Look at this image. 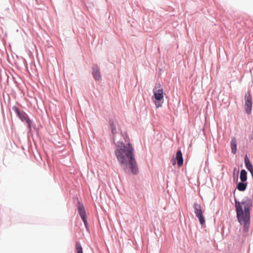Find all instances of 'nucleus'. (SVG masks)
Masks as SVG:
<instances>
[{
  "mask_svg": "<svg viewBox=\"0 0 253 253\" xmlns=\"http://www.w3.org/2000/svg\"><path fill=\"white\" fill-rule=\"evenodd\" d=\"M115 154L122 168L126 170L129 166L134 174H137L138 169L131 144L125 145L123 142H118Z\"/></svg>",
  "mask_w": 253,
  "mask_h": 253,
  "instance_id": "obj_1",
  "label": "nucleus"
},
{
  "mask_svg": "<svg viewBox=\"0 0 253 253\" xmlns=\"http://www.w3.org/2000/svg\"><path fill=\"white\" fill-rule=\"evenodd\" d=\"M237 216L239 222L243 225L244 232L248 231L250 221V209L252 202L250 199H245L240 202L235 200Z\"/></svg>",
  "mask_w": 253,
  "mask_h": 253,
  "instance_id": "obj_2",
  "label": "nucleus"
},
{
  "mask_svg": "<svg viewBox=\"0 0 253 253\" xmlns=\"http://www.w3.org/2000/svg\"><path fill=\"white\" fill-rule=\"evenodd\" d=\"M154 97L155 98L154 103L156 108L162 107L164 100V91L160 84L153 89Z\"/></svg>",
  "mask_w": 253,
  "mask_h": 253,
  "instance_id": "obj_3",
  "label": "nucleus"
},
{
  "mask_svg": "<svg viewBox=\"0 0 253 253\" xmlns=\"http://www.w3.org/2000/svg\"><path fill=\"white\" fill-rule=\"evenodd\" d=\"M193 208L194 213L196 217L199 219L200 224L203 225L205 223V219L201 205L195 203L193 205Z\"/></svg>",
  "mask_w": 253,
  "mask_h": 253,
  "instance_id": "obj_4",
  "label": "nucleus"
},
{
  "mask_svg": "<svg viewBox=\"0 0 253 253\" xmlns=\"http://www.w3.org/2000/svg\"><path fill=\"white\" fill-rule=\"evenodd\" d=\"M245 108L247 114H250L252 109V98L250 91H248L245 95Z\"/></svg>",
  "mask_w": 253,
  "mask_h": 253,
  "instance_id": "obj_5",
  "label": "nucleus"
},
{
  "mask_svg": "<svg viewBox=\"0 0 253 253\" xmlns=\"http://www.w3.org/2000/svg\"><path fill=\"white\" fill-rule=\"evenodd\" d=\"M12 109L17 114L22 121L26 122L29 126H30V120L29 118L28 115L25 112L19 111L18 108L16 106L13 107Z\"/></svg>",
  "mask_w": 253,
  "mask_h": 253,
  "instance_id": "obj_6",
  "label": "nucleus"
},
{
  "mask_svg": "<svg viewBox=\"0 0 253 253\" xmlns=\"http://www.w3.org/2000/svg\"><path fill=\"white\" fill-rule=\"evenodd\" d=\"M78 211H79V213L82 219H83L85 227L87 228V219H86V217L85 211L84 208V207L83 206V205H80L79 206Z\"/></svg>",
  "mask_w": 253,
  "mask_h": 253,
  "instance_id": "obj_7",
  "label": "nucleus"
},
{
  "mask_svg": "<svg viewBox=\"0 0 253 253\" xmlns=\"http://www.w3.org/2000/svg\"><path fill=\"white\" fill-rule=\"evenodd\" d=\"M92 75L95 80H100L101 78V74L98 67L97 66L93 68Z\"/></svg>",
  "mask_w": 253,
  "mask_h": 253,
  "instance_id": "obj_8",
  "label": "nucleus"
},
{
  "mask_svg": "<svg viewBox=\"0 0 253 253\" xmlns=\"http://www.w3.org/2000/svg\"><path fill=\"white\" fill-rule=\"evenodd\" d=\"M176 160L177 162V165L179 167H181L183 165V160L182 157V154L180 150H178L176 152Z\"/></svg>",
  "mask_w": 253,
  "mask_h": 253,
  "instance_id": "obj_9",
  "label": "nucleus"
},
{
  "mask_svg": "<svg viewBox=\"0 0 253 253\" xmlns=\"http://www.w3.org/2000/svg\"><path fill=\"white\" fill-rule=\"evenodd\" d=\"M245 164L246 168L250 171L253 177V167L247 156H246L245 158Z\"/></svg>",
  "mask_w": 253,
  "mask_h": 253,
  "instance_id": "obj_10",
  "label": "nucleus"
},
{
  "mask_svg": "<svg viewBox=\"0 0 253 253\" xmlns=\"http://www.w3.org/2000/svg\"><path fill=\"white\" fill-rule=\"evenodd\" d=\"M231 147L232 150V152L233 154H235L237 151V143L235 137H233L231 140Z\"/></svg>",
  "mask_w": 253,
  "mask_h": 253,
  "instance_id": "obj_11",
  "label": "nucleus"
},
{
  "mask_svg": "<svg viewBox=\"0 0 253 253\" xmlns=\"http://www.w3.org/2000/svg\"><path fill=\"white\" fill-rule=\"evenodd\" d=\"M240 178L242 182H245L247 180V172L245 169H242L241 171Z\"/></svg>",
  "mask_w": 253,
  "mask_h": 253,
  "instance_id": "obj_12",
  "label": "nucleus"
},
{
  "mask_svg": "<svg viewBox=\"0 0 253 253\" xmlns=\"http://www.w3.org/2000/svg\"><path fill=\"white\" fill-rule=\"evenodd\" d=\"M247 187V184L243 183V182H239L237 185V188L239 191H244L246 190Z\"/></svg>",
  "mask_w": 253,
  "mask_h": 253,
  "instance_id": "obj_13",
  "label": "nucleus"
},
{
  "mask_svg": "<svg viewBox=\"0 0 253 253\" xmlns=\"http://www.w3.org/2000/svg\"><path fill=\"white\" fill-rule=\"evenodd\" d=\"M76 250L77 251V253H83V248L81 245L78 242H77L76 243Z\"/></svg>",
  "mask_w": 253,
  "mask_h": 253,
  "instance_id": "obj_14",
  "label": "nucleus"
},
{
  "mask_svg": "<svg viewBox=\"0 0 253 253\" xmlns=\"http://www.w3.org/2000/svg\"><path fill=\"white\" fill-rule=\"evenodd\" d=\"M111 130L113 133H115L116 132V129L115 126L113 125H111Z\"/></svg>",
  "mask_w": 253,
  "mask_h": 253,
  "instance_id": "obj_15",
  "label": "nucleus"
}]
</instances>
